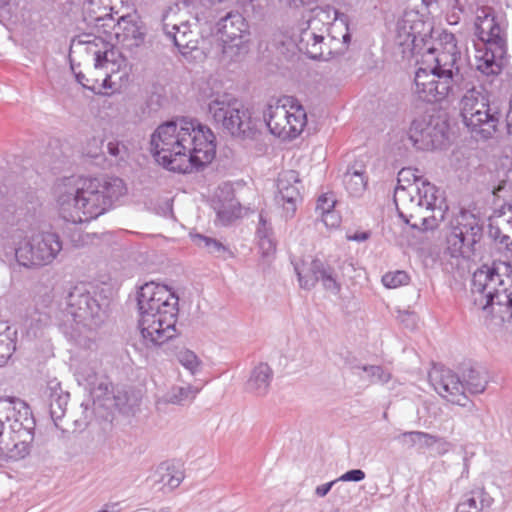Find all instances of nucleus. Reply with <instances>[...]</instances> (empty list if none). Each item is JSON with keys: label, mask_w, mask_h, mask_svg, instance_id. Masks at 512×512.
Masks as SVG:
<instances>
[{"label": "nucleus", "mask_w": 512, "mask_h": 512, "mask_svg": "<svg viewBox=\"0 0 512 512\" xmlns=\"http://www.w3.org/2000/svg\"><path fill=\"white\" fill-rule=\"evenodd\" d=\"M371 233L369 231L356 232L353 235H348V240L356 242H364L370 238Z\"/></svg>", "instance_id": "864d4df0"}, {"label": "nucleus", "mask_w": 512, "mask_h": 512, "mask_svg": "<svg viewBox=\"0 0 512 512\" xmlns=\"http://www.w3.org/2000/svg\"><path fill=\"white\" fill-rule=\"evenodd\" d=\"M429 381L436 392L447 401L465 406L464 382L454 371L443 366H434L429 372Z\"/></svg>", "instance_id": "2eb2a0df"}, {"label": "nucleus", "mask_w": 512, "mask_h": 512, "mask_svg": "<svg viewBox=\"0 0 512 512\" xmlns=\"http://www.w3.org/2000/svg\"><path fill=\"white\" fill-rule=\"evenodd\" d=\"M410 276L403 270L387 272L382 276V283L385 287L394 289L408 284Z\"/></svg>", "instance_id": "58836bf2"}, {"label": "nucleus", "mask_w": 512, "mask_h": 512, "mask_svg": "<svg viewBox=\"0 0 512 512\" xmlns=\"http://www.w3.org/2000/svg\"><path fill=\"white\" fill-rule=\"evenodd\" d=\"M222 53L231 61L249 51L251 40L250 26L238 11H230L217 22Z\"/></svg>", "instance_id": "ddd939ff"}, {"label": "nucleus", "mask_w": 512, "mask_h": 512, "mask_svg": "<svg viewBox=\"0 0 512 512\" xmlns=\"http://www.w3.org/2000/svg\"><path fill=\"white\" fill-rule=\"evenodd\" d=\"M256 236L263 256H269L276 251L274 230L271 221L267 218L264 211H261L258 216Z\"/></svg>", "instance_id": "7c9ffc66"}, {"label": "nucleus", "mask_w": 512, "mask_h": 512, "mask_svg": "<svg viewBox=\"0 0 512 512\" xmlns=\"http://www.w3.org/2000/svg\"><path fill=\"white\" fill-rule=\"evenodd\" d=\"M5 411L6 410H5L4 406H2V404H0V452H2V453H10L6 449H4V447H5L6 443H10L11 444V440L9 439L8 441H4L2 439V436L4 434V429H5V423H7L6 420H5V415H4Z\"/></svg>", "instance_id": "8fccbe9b"}, {"label": "nucleus", "mask_w": 512, "mask_h": 512, "mask_svg": "<svg viewBox=\"0 0 512 512\" xmlns=\"http://www.w3.org/2000/svg\"><path fill=\"white\" fill-rule=\"evenodd\" d=\"M434 78L430 82H426L425 86H421L419 88H415L414 92L418 96V98L427 103H435L440 102L447 98L448 96H459L461 92L465 93V90H457L456 84L449 81L448 76H440L436 72L434 73Z\"/></svg>", "instance_id": "5701e85b"}, {"label": "nucleus", "mask_w": 512, "mask_h": 512, "mask_svg": "<svg viewBox=\"0 0 512 512\" xmlns=\"http://www.w3.org/2000/svg\"><path fill=\"white\" fill-rule=\"evenodd\" d=\"M106 300L90 284L73 286L65 296V312L77 325L90 330L98 328L106 317Z\"/></svg>", "instance_id": "6e6552de"}, {"label": "nucleus", "mask_w": 512, "mask_h": 512, "mask_svg": "<svg viewBox=\"0 0 512 512\" xmlns=\"http://www.w3.org/2000/svg\"><path fill=\"white\" fill-rule=\"evenodd\" d=\"M158 512H170V509L165 507V508H161Z\"/></svg>", "instance_id": "0e129e2a"}, {"label": "nucleus", "mask_w": 512, "mask_h": 512, "mask_svg": "<svg viewBox=\"0 0 512 512\" xmlns=\"http://www.w3.org/2000/svg\"><path fill=\"white\" fill-rule=\"evenodd\" d=\"M434 61L432 66L440 76H448L456 84L457 90H465L460 99L462 121L472 137L478 140L491 139L504 119L503 111L496 100L490 99V93L482 85H474L461 73L457 61L459 52L452 41L439 51L429 46L424 53Z\"/></svg>", "instance_id": "f03ea898"}, {"label": "nucleus", "mask_w": 512, "mask_h": 512, "mask_svg": "<svg viewBox=\"0 0 512 512\" xmlns=\"http://www.w3.org/2000/svg\"><path fill=\"white\" fill-rule=\"evenodd\" d=\"M488 237L494 242L504 245L507 249L512 250V240L510 236L505 234L499 226L490 223L488 227Z\"/></svg>", "instance_id": "a19ab883"}, {"label": "nucleus", "mask_w": 512, "mask_h": 512, "mask_svg": "<svg viewBox=\"0 0 512 512\" xmlns=\"http://www.w3.org/2000/svg\"><path fill=\"white\" fill-rule=\"evenodd\" d=\"M299 184L298 174L293 170L286 172L278 179L276 200L282 204L286 219L294 217L297 203L301 200Z\"/></svg>", "instance_id": "412c9836"}, {"label": "nucleus", "mask_w": 512, "mask_h": 512, "mask_svg": "<svg viewBox=\"0 0 512 512\" xmlns=\"http://www.w3.org/2000/svg\"><path fill=\"white\" fill-rule=\"evenodd\" d=\"M366 474L361 469H351L342 474L337 480L338 481H353V482H360L365 478Z\"/></svg>", "instance_id": "de8ad7c7"}, {"label": "nucleus", "mask_w": 512, "mask_h": 512, "mask_svg": "<svg viewBox=\"0 0 512 512\" xmlns=\"http://www.w3.org/2000/svg\"><path fill=\"white\" fill-rule=\"evenodd\" d=\"M151 153L165 169L187 174L209 164L215 157L216 137L195 119L167 121L152 133Z\"/></svg>", "instance_id": "f257e3e1"}, {"label": "nucleus", "mask_w": 512, "mask_h": 512, "mask_svg": "<svg viewBox=\"0 0 512 512\" xmlns=\"http://www.w3.org/2000/svg\"><path fill=\"white\" fill-rule=\"evenodd\" d=\"M435 72L436 71L434 70V68L432 66L429 67V69L422 68V67L418 68L415 73V77H414L415 88L425 86L426 82H430L434 78H437V76H434Z\"/></svg>", "instance_id": "49530a36"}, {"label": "nucleus", "mask_w": 512, "mask_h": 512, "mask_svg": "<svg viewBox=\"0 0 512 512\" xmlns=\"http://www.w3.org/2000/svg\"><path fill=\"white\" fill-rule=\"evenodd\" d=\"M184 479V473L181 471L176 465L174 467V472L170 475V481L166 485L169 490H173L177 488Z\"/></svg>", "instance_id": "09e8293b"}, {"label": "nucleus", "mask_w": 512, "mask_h": 512, "mask_svg": "<svg viewBox=\"0 0 512 512\" xmlns=\"http://www.w3.org/2000/svg\"><path fill=\"white\" fill-rule=\"evenodd\" d=\"M96 406L104 407L108 410L115 409L122 414H129L132 411L133 404L127 391L123 389H114L112 383L108 386L107 394L101 396Z\"/></svg>", "instance_id": "c756f323"}, {"label": "nucleus", "mask_w": 512, "mask_h": 512, "mask_svg": "<svg viewBox=\"0 0 512 512\" xmlns=\"http://www.w3.org/2000/svg\"><path fill=\"white\" fill-rule=\"evenodd\" d=\"M395 439L408 448H413L416 445H418L419 448H431L439 441L438 436L422 431L403 432Z\"/></svg>", "instance_id": "72a5a7b5"}, {"label": "nucleus", "mask_w": 512, "mask_h": 512, "mask_svg": "<svg viewBox=\"0 0 512 512\" xmlns=\"http://www.w3.org/2000/svg\"><path fill=\"white\" fill-rule=\"evenodd\" d=\"M482 13L483 16H477L476 31L483 48L476 50L475 66L486 76L496 75L501 71L506 55L505 31L491 12L483 10Z\"/></svg>", "instance_id": "0eeeda50"}, {"label": "nucleus", "mask_w": 512, "mask_h": 512, "mask_svg": "<svg viewBox=\"0 0 512 512\" xmlns=\"http://www.w3.org/2000/svg\"><path fill=\"white\" fill-rule=\"evenodd\" d=\"M356 368L366 372L372 379L382 383H386L390 380V374L387 373L383 367L377 365H361Z\"/></svg>", "instance_id": "37998d69"}, {"label": "nucleus", "mask_w": 512, "mask_h": 512, "mask_svg": "<svg viewBox=\"0 0 512 512\" xmlns=\"http://www.w3.org/2000/svg\"><path fill=\"white\" fill-rule=\"evenodd\" d=\"M306 113L304 109L299 106L294 113L289 112V124H287L288 137H297L306 125Z\"/></svg>", "instance_id": "c9c22d12"}, {"label": "nucleus", "mask_w": 512, "mask_h": 512, "mask_svg": "<svg viewBox=\"0 0 512 512\" xmlns=\"http://www.w3.org/2000/svg\"><path fill=\"white\" fill-rule=\"evenodd\" d=\"M163 32L166 38L171 41L183 56L190 54L197 49L198 41L187 21L179 24L163 23Z\"/></svg>", "instance_id": "b1692460"}, {"label": "nucleus", "mask_w": 512, "mask_h": 512, "mask_svg": "<svg viewBox=\"0 0 512 512\" xmlns=\"http://www.w3.org/2000/svg\"><path fill=\"white\" fill-rule=\"evenodd\" d=\"M335 203L336 200L333 194H322L317 200L316 211L321 215L325 225L329 224L328 217L331 214V210H333Z\"/></svg>", "instance_id": "ea45409f"}, {"label": "nucleus", "mask_w": 512, "mask_h": 512, "mask_svg": "<svg viewBox=\"0 0 512 512\" xmlns=\"http://www.w3.org/2000/svg\"><path fill=\"white\" fill-rule=\"evenodd\" d=\"M76 80L79 84H81L84 88L90 89V86L87 84L88 79H86L85 75L82 73L76 74Z\"/></svg>", "instance_id": "4d7b16f0"}, {"label": "nucleus", "mask_w": 512, "mask_h": 512, "mask_svg": "<svg viewBox=\"0 0 512 512\" xmlns=\"http://www.w3.org/2000/svg\"><path fill=\"white\" fill-rule=\"evenodd\" d=\"M16 349L15 342L8 336L0 337V366H3L11 358Z\"/></svg>", "instance_id": "c03bdc74"}, {"label": "nucleus", "mask_w": 512, "mask_h": 512, "mask_svg": "<svg viewBox=\"0 0 512 512\" xmlns=\"http://www.w3.org/2000/svg\"><path fill=\"white\" fill-rule=\"evenodd\" d=\"M179 297L168 286L145 283L137 293L139 328L147 347L161 346L176 334Z\"/></svg>", "instance_id": "20e7f679"}, {"label": "nucleus", "mask_w": 512, "mask_h": 512, "mask_svg": "<svg viewBox=\"0 0 512 512\" xmlns=\"http://www.w3.org/2000/svg\"><path fill=\"white\" fill-rule=\"evenodd\" d=\"M192 238L198 246L206 248L210 254L222 256L227 252V248L220 241L214 238L202 234H195Z\"/></svg>", "instance_id": "e433bc0d"}, {"label": "nucleus", "mask_w": 512, "mask_h": 512, "mask_svg": "<svg viewBox=\"0 0 512 512\" xmlns=\"http://www.w3.org/2000/svg\"><path fill=\"white\" fill-rule=\"evenodd\" d=\"M104 34H114L117 43L128 50L140 47L145 40L142 23L136 14H125L114 18Z\"/></svg>", "instance_id": "f3484780"}, {"label": "nucleus", "mask_w": 512, "mask_h": 512, "mask_svg": "<svg viewBox=\"0 0 512 512\" xmlns=\"http://www.w3.org/2000/svg\"><path fill=\"white\" fill-rule=\"evenodd\" d=\"M350 40H351V35H350V33H348V32H347V33H345V34L343 35V42H344V43H348V42H350Z\"/></svg>", "instance_id": "052dcab7"}, {"label": "nucleus", "mask_w": 512, "mask_h": 512, "mask_svg": "<svg viewBox=\"0 0 512 512\" xmlns=\"http://www.w3.org/2000/svg\"><path fill=\"white\" fill-rule=\"evenodd\" d=\"M175 464L172 462H162L156 469L155 475L158 477L156 482L162 483L164 487L170 481V475L174 472Z\"/></svg>", "instance_id": "a18cd8bd"}, {"label": "nucleus", "mask_w": 512, "mask_h": 512, "mask_svg": "<svg viewBox=\"0 0 512 512\" xmlns=\"http://www.w3.org/2000/svg\"><path fill=\"white\" fill-rule=\"evenodd\" d=\"M471 294L473 304L488 315L494 306H505L512 315V264L495 260L481 265L472 275Z\"/></svg>", "instance_id": "423d86ee"}, {"label": "nucleus", "mask_w": 512, "mask_h": 512, "mask_svg": "<svg viewBox=\"0 0 512 512\" xmlns=\"http://www.w3.org/2000/svg\"><path fill=\"white\" fill-rule=\"evenodd\" d=\"M264 120L269 131L278 137H288L287 124H289V111L286 110L285 106H272L268 105L264 111Z\"/></svg>", "instance_id": "cd10ccee"}, {"label": "nucleus", "mask_w": 512, "mask_h": 512, "mask_svg": "<svg viewBox=\"0 0 512 512\" xmlns=\"http://www.w3.org/2000/svg\"><path fill=\"white\" fill-rule=\"evenodd\" d=\"M223 215H224V212H223V211H221V210H220V211H218V216H219L220 218H222V217H223Z\"/></svg>", "instance_id": "69168bd1"}, {"label": "nucleus", "mask_w": 512, "mask_h": 512, "mask_svg": "<svg viewBox=\"0 0 512 512\" xmlns=\"http://www.w3.org/2000/svg\"><path fill=\"white\" fill-rule=\"evenodd\" d=\"M492 498L482 488L473 489L462 495L455 512H481L484 507H489Z\"/></svg>", "instance_id": "2f4dec72"}, {"label": "nucleus", "mask_w": 512, "mask_h": 512, "mask_svg": "<svg viewBox=\"0 0 512 512\" xmlns=\"http://www.w3.org/2000/svg\"><path fill=\"white\" fill-rule=\"evenodd\" d=\"M468 469H469V462H468V458H467V457H464V469H463V472H462V476H464V475H467V474H468Z\"/></svg>", "instance_id": "bf43d9fd"}, {"label": "nucleus", "mask_w": 512, "mask_h": 512, "mask_svg": "<svg viewBox=\"0 0 512 512\" xmlns=\"http://www.w3.org/2000/svg\"><path fill=\"white\" fill-rule=\"evenodd\" d=\"M238 105L239 99L235 96L228 93L216 94L208 103V114L217 127L230 134V130L235 128L230 110Z\"/></svg>", "instance_id": "4be33fe9"}, {"label": "nucleus", "mask_w": 512, "mask_h": 512, "mask_svg": "<svg viewBox=\"0 0 512 512\" xmlns=\"http://www.w3.org/2000/svg\"><path fill=\"white\" fill-rule=\"evenodd\" d=\"M126 191L115 176L64 178L56 190L59 214L72 224L89 222L110 210Z\"/></svg>", "instance_id": "7ed1b4c3"}, {"label": "nucleus", "mask_w": 512, "mask_h": 512, "mask_svg": "<svg viewBox=\"0 0 512 512\" xmlns=\"http://www.w3.org/2000/svg\"><path fill=\"white\" fill-rule=\"evenodd\" d=\"M10 0H0V9L4 8Z\"/></svg>", "instance_id": "680f3d73"}, {"label": "nucleus", "mask_w": 512, "mask_h": 512, "mask_svg": "<svg viewBox=\"0 0 512 512\" xmlns=\"http://www.w3.org/2000/svg\"><path fill=\"white\" fill-rule=\"evenodd\" d=\"M430 29L426 30V23L416 11H407L398 20L396 25V40L400 46L410 47L413 52L420 53L419 42L425 44Z\"/></svg>", "instance_id": "a211bd4d"}, {"label": "nucleus", "mask_w": 512, "mask_h": 512, "mask_svg": "<svg viewBox=\"0 0 512 512\" xmlns=\"http://www.w3.org/2000/svg\"><path fill=\"white\" fill-rule=\"evenodd\" d=\"M92 47H97V44L89 41L88 49H89V51L94 53V56H95L94 60H95L96 68L104 67L105 64L108 62H114L115 52L113 51V49H105V51H100V50L93 51Z\"/></svg>", "instance_id": "79ce46f5"}, {"label": "nucleus", "mask_w": 512, "mask_h": 512, "mask_svg": "<svg viewBox=\"0 0 512 512\" xmlns=\"http://www.w3.org/2000/svg\"><path fill=\"white\" fill-rule=\"evenodd\" d=\"M272 379L273 371L271 367L267 363H259L251 371L246 389L257 396H264L269 390Z\"/></svg>", "instance_id": "c85d7f7f"}, {"label": "nucleus", "mask_w": 512, "mask_h": 512, "mask_svg": "<svg viewBox=\"0 0 512 512\" xmlns=\"http://www.w3.org/2000/svg\"><path fill=\"white\" fill-rule=\"evenodd\" d=\"M319 15L320 13H317L315 17L304 23L299 29V34L294 38L298 50L311 59L324 58V32H327L328 28H325Z\"/></svg>", "instance_id": "dca6fc26"}, {"label": "nucleus", "mask_w": 512, "mask_h": 512, "mask_svg": "<svg viewBox=\"0 0 512 512\" xmlns=\"http://www.w3.org/2000/svg\"><path fill=\"white\" fill-rule=\"evenodd\" d=\"M295 273L301 288L311 290L317 282L321 281L325 290L337 295L341 291V284L334 275V270L318 258L292 261Z\"/></svg>", "instance_id": "4468645a"}, {"label": "nucleus", "mask_w": 512, "mask_h": 512, "mask_svg": "<svg viewBox=\"0 0 512 512\" xmlns=\"http://www.w3.org/2000/svg\"><path fill=\"white\" fill-rule=\"evenodd\" d=\"M79 380L85 382L90 391V397L87 402L81 403L83 408V423L85 425L92 419L97 401L101 400V396L107 394L110 381L103 376H99L92 367H82L78 372Z\"/></svg>", "instance_id": "6ab92c4d"}, {"label": "nucleus", "mask_w": 512, "mask_h": 512, "mask_svg": "<svg viewBox=\"0 0 512 512\" xmlns=\"http://www.w3.org/2000/svg\"><path fill=\"white\" fill-rule=\"evenodd\" d=\"M124 148L123 145H121L119 142H109L107 144V150H108V153L111 155V156H118L121 152V149Z\"/></svg>", "instance_id": "5fc2aeb1"}, {"label": "nucleus", "mask_w": 512, "mask_h": 512, "mask_svg": "<svg viewBox=\"0 0 512 512\" xmlns=\"http://www.w3.org/2000/svg\"><path fill=\"white\" fill-rule=\"evenodd\" d=\"M510 108L512 109V100L510 101ZM511 112H509L507 114V122H508V125H510V121H512V117L510 115Z\"/></svg>", "instance_id": "e2e57ef3"}, {"label": "nucleus", "mask_w": 512, "mask_h": 512, "mask_svg": "<svg viewBox=\"0 0 512 512\" xmlns=\"http://www.w3.org/2000/svg\"><path fill=\"white\" fill-rule=\"evenodd\" d=\"M397 180L394 203L399 217L412 227L417 224L411 223V219L418 218L427 229L428 218L423 215V211L442 210L443 206L446 209L442 193L434 184L417 177L411 168L401 169Z\"/></svg>", "instance_id": "39448f33"}, {"label": "nucleus", "mask_w": 512, "mask_h": 512, "mask_svg": "<svg viewBox=\"0 0 512 512\" xmlns=\"http://www.w3.org/2000/svg\"><path fill=\"white\" fill-rule=\"evenodd\" d=\"M5 408V420L9 425L10 443L4 449L15 452V456L24 457L29 453L34 440L35 419L29 405L20 398H0Z\"/></svg>", "instance_id": "1a4fd4ad"}, {"label": "nucleus", "mask_w": 512, "mask_h": 512, "mask_svg": "<svg viewBox=\"0 0 512 512\" xmlns=\"http://www.w3.org/2000/svg\"><path fill=\"white\" fill-rule=\"evenodd\" d=\"M407 136L417 150L443 149L449 144V124L440 115H423L412 121Z\"/></svg>", "instance_id": "f8f14e48"}, {"label": "nucleus", "mask_w": 512, "mask_h": 512, "mask_svg": "<svg viewBox=\"0 0 512 512\" xmlns=\"http://www.w3.org/2000/svg\"><path fill=\"white\" fill-rule=\"evenodd\" d=\"M337 482H338V480L336 479V480H333V481H330V482H327V483L317 486L315 489V494L318 497L326 496L332 489L333 485L336 484Z\"/></svg>", "instance_id": "603ef678"}, {"label": "nucleus", "mask_w": 512, "mask_h": 512, "mask_svg": "<svg viewBox=\"0 0 512 512\" xmlns=\"http://www.w3.org/2000/svg\"><path fill=\"white\" fill-rule=\"evenodd\" d=\"M436 444H438L437 452L439 454H445L449 449V443L443 438L439 437V441Z\"/></svg>", "instance_id": "6e6d98bb"}, {"label": "nucleus", "mask_w": 512, "mask_h": 512, "mask_svg": "<svg viewBox=\"0 0 512 512\" xmlns=\"http://www.w3.org/2000/svg\"><path fill=\"white\" fill-rule=\"evenodd\" d=\"M326 9L327 10L321 9L320 13H326L327 14L326 15L327 18H329V13L333 12V14H334L333 20L334 21L340 20L341 22L347 24V21H348V16L347 15H345L344 13L339 12L337 9H335L333 7H330V6H327Z\"/></svg>", "instance_id": "3c124183"}, {"label": "nucleus", "mask_w": 512, "mask_h": 512, "mask_svg": "<svg viewBox=\"0 0 512 512\" xmlns=\"http://www.w3.org/2000/svg\"><path fill=\"white\" fill-rule=\"evenodd\" d=\"M462 381L464 382V393L468 391L472 394L484 392L488 383L485 372L473 366L463 371Z\"/></svg>", "instance_id": "473e14b6"}, {"label": "nucleus", "mask_w": 512, "mask_h": 512, "mask_svg": "<svg viewBox=\"0 0 512 512\" xmlns=\"http://www.w3.org/2000/svg\"><path fill=\"white\" fill-rule=\"evenodd\" d=\"M177 360L192 375H195L199 371L201 361L193 351L188 349L179 351L177 353Z\"/></svg>", "instance_id": "4c0bfd02"}, {"label": "nucleus", "mask_w": 512, "mask_h": 512, "mask_svg": "<svg viewBox=\"0 0 512 512\" xmlns=\"http://www.w3.org/2000/svg\"><path fill=\"white\" fill-rule=\"evenodd\" d=\"M198 392L199 389L191 385L174 386L162 397V401L167 404L183 405L187 401H192Z\"/></svg>", "instance_id": "f704fd0d"}, {"label": "nucleus", "mask_w": 512, "mask_h": 512, "mask_svg": "<svg viewBox=\"0 0 512 512\" xmlns=\"http://www.w3.org/2000/svg\"><path fill=\"white\" fill-rule=\"evenodd\" d=\"M45 395L49 403L51 419L57 428H61L59 421L62 420L66 413L70 394L62 389L61 383L57 379H53L47 383Z\"/></svg>", "instance_id": "393cba45"}, {"label": "nucleus", "mask_w": 512, "mask_h": 512, "mask_svg": "<svg viewBox=\"0 0 512 512\" xmlns=\"http://www.w3.org/2000/svg\"><path fill=\"white\" fill-rule=\"evenodd\" d=\"M484 222L480 216L461 208L449 222L447 249L452 257L469 258L483 237Z\"/></svg>", "instance_id": "9d476101"}, {"label": "nucleus", "mask_w": 512, "mask_h": 512, "mask_svg": "<svg viewBox=\"0 0 512 512\" xmlns=\"http://www.w3.org/2000/svg\"><path fill=\"white\" fill-rule=\"evenodd\" d=\"M63 248L60 236L55 232H42L33 235L13 248L19 265L31 268L52 263Z\"/></svg>", "instance_id": "9b49d317"}, {"label": "nucleus", "mask_w": 512, "mask_h": 512, "mask_svg": "<svg viewBox=\"0 0 512 512\" xmlns=\"http://www.w3.org/2000/svg\"><path fill=\"white\" fill-rule=\"evenodd\" d=\"M329 224L327 226L335 227L339 224L338 217L334 214L333 210H331V214L328 217Z\"/></svg>", "instance_id": "13d9d810"}, {"label": "nucleus", "mask_w": 512, "mask_h": 512, "mask_svg": "<svg viewBox=\"0 0 512 512\" xmlns=\"http://www.w3.org/2000/svg\"><path fill=\"white\" fill-rule=\"evenodd\" d=\"M123 3L122 0H87L84 3V20L89 26L98 29L99 32H106L107 27L114 20L116 3Z\"/></svg>", "instance_id": "aec40b11"}, {"label": "nucleus", "mask_w": 512, "mask_h": 512, "mask_svg": "<svg viewBox=\"0 0 512 512\" xmlns=\"http://www.w3.org/2000/svg\"><path fill=\"white\" fill-rule=\"evenodd\" d=\"M231 119L235 122V128L230 130L232 137L249 139L256 131V123L252 118L251 110L239 99V105L231 108Z\"/></svg>", "instance_id": "a878e982"}, {"label": "nucleus", "mask_w": 512, "mask_h": 512, "mask_svg": "<svg viewBox=\"0 0 512 512\" xmlns=\"http://www.w3.org/2000/svg\"><path fill=\"white\" fill-rule=\"evenodd\" d=\"M342 182L349 195L361 196L368 183L365 166L358 162L349 165L343 174Z\"/></svg>", "instance_id": "bb28decb"}]
</instances>
